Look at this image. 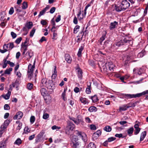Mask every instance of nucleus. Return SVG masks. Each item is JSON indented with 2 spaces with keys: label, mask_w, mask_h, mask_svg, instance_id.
Segmentation results:
<instances>
[{
  "label": "nucleus",
  "mask_w": 148,
  "mask_h": 148,
  "mask_svg": "<svg viewBox=\"0 0 148 148\" xmlns=\"http://www.w3.org/2000/svg\"><path fill=\"white\" fill-rule=\"evenodd\" d=\"M22 124L19 123L16 128V130L19 131L21 128Z\"/></svg>",
  "instance_id": "nucleus-64"
},
{
  "label": "nucleus",
  "mask_w": 148,
  "mask_h": 148,
  "mask_svg": "<svg viewBox=\"0 0 148 148\" xmlns=\"http://www.w3.org/2000/svg\"><path fill=\"white\" fill-rule=\"evenodd\" d=\"M90 129L92 130H95L96 129V126L94 125H91L90 126Z\"/></svg>",
  "instance_id": "nucleus-61"
},
{
  "label": "nucleus",
  "mask_w": 148,
  "mask_h": 148,
  "mask_svg": "<svg viewBox=\"0 0 148 148\" xmlns=\"http://www.w3.org/2000/svg\"><path fill=\"white\" fill-rule=\"evenodd\" d=\"M35 120V118L34 116H32L30 118V123L32 124L34 122Z\"/></svg>",
  "instance_id": "nucleus-46"
},
{
  "label": "nucleus",
  "mask_w": 148,
  "mask_h": 148,
  "mask_svg": "<svg viewBox=\"0 0 148 148\" xmlns=\"http://www.w3.org/2000/svg\"><path fill=\"white\" fill-rule=\"evenodd\" d=\"M83 49V47L82 46H81L79 49L77 54V55L78 57H80L81 56L82 52Z\"/></svg>",
  "instance_id": "nucleus-30"
},
{
  "label": "nucleus",
  "mask_w": 148,
  "mask_h": 148,
  "mask_svg": "<svg viewBox=\"0 0 148 148\" xmlns=\"http://www.w3.org/2000/svg\"><path fill=\"white\" fill-rule=\"evenodd\" d=\"M131 106H125L123 107H120L119 108V110H122V111H125L126 110L127 108H128L130 107Z\"/></svg>",
  "instance_id": "nucleus-21"
},
{
  "label": "nucleus",
  "mask_w": 148,
  "mask_h": 148,
  "mask_svg": "<svg viewBox=\"0 0 148 148\" xmlns=\"http://www.w3.org/2000/svg\"><path fill=\"white\" fill-rule=\"evenodd\" d=\"M34 67V65H32L31 64H29L28 66L27 72L33 73V71Z\"/></svg>",
  "instance_id": "nucleus-16"
},
{
  "label": "nucleus",
  "mask_w": 148,
  "mask_h": 148,
  "mask_svg": "<svg viewBox=\"0 0 148 148\" xmlns=\"http://www.w3.org/2000/svg\"><path fill=\"white\" fill-rule=\"evenodd\" d=\"M27 3L26 1H24L23 2L22 4V8L23 9H26L27 8Z\"/></svg>",
  "instance_id": "nucleus-27"
},
{
  "label": "nucleus",
  "mask_w": 148,
  "mask_h": 148,
  "mask_svg": "<svg viewBox=\"0 0 148 148\" xmlns=\"http://www.w3.org/2000/svg\"><path fill=\"white\" fill-rule=\"evenodd\" d=\"M51 128L53 130H54L56 129H60L61 127H60L57 126L56 125H53L52 127Z\"/></svg>",
  "instance_id": "nucleus-53"
},
{
  "label": "nucleus",
  "mask_w": 148,
  "mask_h": 148,
  "mask_svg": "<svg viewBox=\"0 0 148 148\" xmlns=\"http://www.w3.org/2000/svg\"><path fill=\"white\" fill-rule=\"evenodd\" d=\"M134 130V128L133 127H132L127 130V132L130 136H131L132 134L133 133Z\"/></svg>",
  "instance_id": "nucleus-25"
},
{
  "label": "nucleus",
  "mask_w": 148,
  "mask_h": 148,
  "mask_svg": "<svg viewBox=\"0 0 148 148\" xmlns=\"http://www.w3.org/2000/svg\"><path fill=\"white\" fill-rule=\"evenodd\" d=\"M65 90L64 89V91L63 92L62 94V96L63 97V99L64 100H66V99L65 98Z\"/></svg>",
  "instance_id": "nucleus-58"
},
{
  "label": "nucleus",
  "mask_w": 148,
  "mask_h": 148,
  "mask_svg": "<svg viewBox=\"0 0 148 148\" xmlns=\"http://www.w3.org/2000/svg\"><path fill=\"white\" fill-rule=\"evenodd\" d=\"M49 117V114L46 113H44L43 116V118L45 119H46Z\"/></svg>",
  "instance_id": "nucleus-42"
},
{
  "label": "nucleus",
  "mask_w": 148,
  "mask_h": 148,
  "mask_svg": "<svg viewBox=\"0 0 148 148\" xmlns=\"http://www.w3.org/2000/svg\"><path fill=\"white\" fill-rule=\"evenodd\" d=\"M8 121H5L4 122V124L2 125L1 126V128H3L4 129H5L6 128L7 126H6V125H5V123L7 124L8 123Z\"/></svg>",
  "instance_id": "nucleus-47"
},
{
  "label": "nucleus",
  "mask_w": 148,
  "mask_h": 148,
  "mask_svg": "<svg viewBox=\"0 0 148 148\" xmlns=\"http://www.w3.org/2000/svg\"><path fill=\"white\" fill-rule=\"evenodd\" d=\"M115 136L116 137H118L119 138H124L125 137V136H123V135L122 134H116L115 135Z\"/></svg>",
  "instance_id": "nucleus-43"
},
{
  "label": "nucleus",
  "mask_w": 148,
  "mask_h": 148,
  "mask_svg": "<svg viewBox=\"0 0 148 148\" xmlns=\"http://www.w3.org/2000/svg\"><path fill=\"white\" fill-rule=\"evenodd\" d=\"M146 135V132L145 131L143 132L141 134L140 140V141H143Z\"/></svg>",
  "instance_id": "nucleus-18"
},
{
  "label": "nucleus",
  "mask_w": 148,
  "mask_h": 148,
  "mask_svg": "<svg viewBox=\"0 0 148 148\" xmlns=\"http://www.w3.org/2000/svg\"><path fill=\"white\" fill-rule=\"evenodd\" d=\"M61 20V16L60 15H58L56 20V22H59Z\"/></svg>",
  "instance_id": "nucleus-59"
},
{
  "label": "nucleus",
  "mask_w": 148,
  "mask_h": 148,
  "mask_svg": "<svg viewBox=\"0 0 148 148\" xmlns=\"http://www.w3.org/2000/svg\"><path fill=\"white\" fill-rule=\"evenodd\" d=\"M12 68H10L8 69H7L5 71L4 73L5 74H9L10 73L11 71H12Z\"/></svg>",
  "instance_id": "nucleus-32"
},
{
  "label": "nucleus",
  "mask_w": 148,
  "mask_h": 148,
  "mask_svg": "<svg viewBox=\"0 0 148 148\" xmlns=\"http://www.w3.org/2000/svg\"><path fill=\"white\" fill-rule=\"evenodd\" d=\"M96 146L93 143H90L88 146V148H96Z\"/></svg>",
  "instance_id": "nucleus-31"
},
{
  "label": "nucleus",
  "mask_w": 148,
  "mask_h": 148,
  "mask_svg": "<svg viewBox=\"0 0 148 148\" xmlns=\"http://www.w3.org/2000/svg\"><path fill=\"white\" fill-rule=\"evenodd\" d=\"M9 44V50H11L14 47V45L13 42L10 43Z\"/></svg>",
  "instance_id": "nucleus-40"
},
{
  "label": "nucleus",
  "mask_w": 148,
  "mask_h": 148,
  "mask_svg": "<svg viewBox=\"0 0 148 148\" xmlns=\"http://www.w3.org/2000/svg\"><path fill=\"white\" fill-rule=\"evenodd\" d=\"M51 98L50 96H47L45 97V99L46 101V102H49L51 100Z\"/></svg>",
  "instance_id": "nucleus-28"
},
{
  "label": "nucleus",
  "mask_w": 148,
  "mask_h": 148,
  "mask_svg": "<svg viewBox=\"0 0 148 148\" xmlns=\"http://www.w3.org/2000/svg\"><path fill=\"white\" fill-rule=\"evenodd\" d=\"M86 91L87 94H88L90 93L91 91L90 86H88V88H86Z\"/></svg>",
  "instance_id": "nucleus-48"
},
{
  "label": "nucleus",
  "mask_w": 148,
  "mask_h": 148,
  "mask_svg": "<svg viewBox=\"0 0 148 148\" xmlns=\"http://www.w3.org/2000/svg\"><path fill=\"white\" fill-rule=\"evenodd\" d=\"M45 86L50 89H53L54 88V86L52 81L51 80H48Z\"/></svg>",
  "instance_id": "nucleus-8"
},
{
  "label": "nucleus",
  "mask_w": 148,
  "mask_h": 148,
  "mask_svg": "<svg viewBox=\"0 0 148 148\" xmlns=\"http://www.w3.org/2000/svg\"><path fill=\"white\" fill-rule=\"evenodd\" d=\"M16 75L19 77V78H20L21 77V73L19 72V71H18V72H16Z\"/></svg>",
  "instance_id": "nucleus-63"
},
{
  "label": "nucleus",
  "mask_w": 148,
  "mask_h": 148,
  "mask_svg": "<svg viewBox=\"0 0 148 148\" xmlns=\"http://www.w3.org/2000/svg\"><path fill=\"white\" fill-rule=\"evenodd\" d=\"M75 127V125L73 123L69 121H67V125L65 128L66 133L69 135H71Z\"/></svg>",
  "instance_id": "nucleus-3"
},
{
  "label": "nucleus",
  "mask_w": 148,
  "mask_h": 148,
  "mask_svg": "<svg viewBox=\"0 0 148 148\" xmlns=\"http://www.w3.org/2000/svg\"><path fill=\"white\" fill-rule=\"evenodd\" d=\"M91 99H92V102L94 103L98 101L97 96L96 95H94L93 96L91 97Z\"/></svg>",
  "instance_id": "nucleus-23"
},
{
  "label": "nucleus",
  "mask_w": 148,
  "mask_h": 148,
  "mask_svg": "<svg viewBox=\"0 0 148 148\" xmlns=\"http://www.w3.org/2000/svg\"><path fill=\"white\" fill-rule=\"evenodd\" d=\"M47 82L48 81L47 79L46 78L42 79L41 81V84L40 85L41 87L43 86H45L46 85Z\"/></svg>",
  "instance_id": "nucleus-13"
},
{
  "label": "nucleus",
  "mask_w": 148,
  "mask_h": 148,
  "mask_svg": "<svg viewBox=\"0 0 148 148\" xmlns=\"http://www.w3.org/2000/svg\"><path fill=\"white\" fill-rule=\"evenodd\" d=\"M65 60L68 63H70L72 61V59L68 54H66L65 55Z\"/></svg>",
  "instance_id": "nucleus-14"
},
{
  "label": "nucleus",
  "mask_w": 148,
  "mask_h": 148,
  "mask_svg": "<svg viewBox=\"0 0 148 148\" xmlns=\"http://www.w3.org/2000/svg\"><path fill=\"white\" fill-rule=\"evenodd\" d=\"M6 145L4 142H0V148H5Z\"/></svg>",
  "instance_id": "nucleus-35"
},
{
  "label": "nucleus",
  "mask_w": 148,
  "mask_h": 148,
  "mask_svg": "<svg viewBox=\"0 0 148 148\" xmlns=\"http://www.w3.org/2000/svg\"><path fill=\"white\" fill-rule=\"evenodd\" d=\"M11 93V92L8 91L7 93L5 95H2V96L5 99H8L10 98Z\"/></svg>",
  "instance_id": "nucleus-22"
},
{
  "label": "nucleus",
  "mask_w": 148,
  "mask_h": 148,
  "mask_svg": "<svg viewBox=\"0 0 148 148\" xmlns=\"http://www.w3.org/2000/svg\"><path fill=\"white\" fill-rule=\"evenodd\" d=\"M140 128H138L135 129V130L134 132V134L136 135L138 134L140 131Z\"/></svg>",
  "instance_id": "nucleus-57"
},
{
  "label": "nucleus",
  "mask_w": 148,
  "mask_h": 148,
  "mask_svg": "<svg viewBox=\"0 0 148 148\" xmlns=\"http://www.w3.org/2000/svg\"><path fill=\"white\" fill-rule=\"evenodd\" d=\"M130 41V40H127L125 38H124L123 39L117 42L116 45L117 46L119 47L121 45H124L125 43L129 42Z\"/></svg>",
  "instance_id": "nucleus-9"
},
{
  "label": "nucleus",
  "mask_w": 148,
  "mask_h": 148,
  "mask_svg": "<svg viewBox=\"0 0 148 148\" xmlns=\"http://www.w3.org/2000/svg\"><path fill=\"white\" fill-rule=\"evenodd\" d=\"M36 30V29L33 28L32 30L30 32V36L32 37L33 36Z\"/></svg>",
  "instance_id": "nucleus-41"
},
{
  "label": "nucleus",
  "mask_w": 148,
  "mask_h": 148,
  "mask_svg": "<svg viewBox=\"0 0 148 148\" xmlns=\"http://www.w3.org/2000/svg\"><path fill=\"white\" fill-rule=\"evenodd\" d=\"M4 109L5 110H9L10 108L9 106L7 104H5L4 106Z\"/></svg>",
  "instance_id": "nucleus-50"
},
{
  "label": "nucleus",
  "mask_w": 148,
  "mask_h": 148,
  "mask_svg": "<svg viewBox=\"0 0 148 148\" xmlns=\"http://www.w3.org/2000/svg\"><path fill=\"white\" fill-rule=\"evenodd\" d=\"M115 139V138H114L112 137H110L108 138V142H111L114 140Z\"/></svg>",
  "instance_id": "nucleus-55"
},
{
  "label": "nucleus",
  "mask_w": 148,
  "mask_h": 148,
  "mask_svg": "<svg viewBox=\"0 0 148 148\" xmlns=\"http://www.w3.org/2000/svg\"><path fill=\"white\" fill-rule=\"evenodd\" d=\"M73 148H78L81 146L80 143L79 142H76L75 143H73Z\"/></svg>",
  "instance_id": "nucleus-15"
},
{
  "label": "nucleus",
  "mask_w": 148,
  "mask_h": 148,
  "mask_svg": "<svg viewBox=\"0 0 148 148\" xmlns=\"http://www.w3.org/2000/svg\"><path fill=\"white\" fill-rule=\"evenodd\" d=\"M101 134V132L100 130L97 131L96 132L94 133L93 135V137H95V135H97L96 137H98Z\"/></svg>",
  "instance_id": "nucleus-26"
},
{
  "label": "nucleus",
  "mask_w": 148,
  "mask_h": 148,
  "mask_svg": "<svg viewBox=\"0 0 148 148\" xmlns=\"http://www.w3.org/2000/svg\"><path fill=\"white\" fill-rule=\"evenodd\" d=\"M118 25V22L114 21L113 22L110 23L109 28L110 30H112L117 27V25Z\"/></svg>",
  "instance_id": "nucleus-12"
},
{
  "label": "nucleus",
  "mask_w": 148,
  "mask_h": 148,
  "mask_svg": "<svg viewBox=\"0 0 148 148\" xmlns=\"http://www.w3.org/2000/svg\"><path fill=\"white\" fill-rule=\"evenodd\" d=\"M105 66L107 70H109L111 71H113V69L115 66L112 62H108L106 63Z\"/></svg>",
  "instance_id": "nucleus-7"
},
{
  "label": "nucleus",
  "mask_w": 148,
  "mask_h": 148,
  "mask_svg": "<svg viewBox=\"0 0 148 148\" xmlns=\"http://www.w3.org/2000/svg\"><path fill=\"white\" fill-rule=\"evenodd\" d=\"M9 44H4L3 46V47L4 49H6V50H8V49L9 48Z\"/></svg>",
  "instance_id": "nucleus-56"
},
{
  "label": "nucleus",
  "mask_w": 148,
  "mask_h": 148,
  "mask_svg": "<svg viewBox=\"0 0 148 148\" xmlns=\"http://www.w3.org/2000/svg\"><path fill=\"white\" fill-rule=\"evenodd\" d=\"M11 34L13 38H14L16 37V34L13 32H11Z\"/></svg>",
  "instance_id": "nucleus-54"
},
{
  "label": "nucleus",
  "mask_w": 148,
  "mask_h": 148,
  "mask_svg": "<svg viewBox=\"0 0 148 148\" xmlns=\"http://www.w3.org/2000/svg\"><path fill=\"white\" fill-rule=\"evenodd\" d=\"M79 27H80L79 25H76L75 26L73 30V32L74 33L76 34L77 33L78 30L79 28Z\"/></svg>",
  "instance_id": "nucleus-33"
},
{
  "label": "nucleus",
  "mask_w": 148,
  "mask_h": 148,
  "mask_svg": "<svg viewBox=\"0 0 148 148\" xmlns=\"http://www.w3.org/2000/svg\"><path fill=\"white\" fill-rule=\"evenodd\" d=\"M80 101L84 104H86L88 103V100L85 98H80Z\"/></svg>",
  "instance_id": "nucleus-20"
},
{
  "label": "nucleus",
  "mask_w": 148,
  "mask_h": 148,
  "mask_svg": "<svg viewBox=\"0 0 148 148\" xmlns=\"http://www.w3.org/2000/svg\"><path fill=\"white\" fill-rule=\"evenodd\" d=\"M22 40V38L21 37H20L19 38H17L16 40L15 41V42L17 44H18L20 43Z\"/></svg>",
  "instance_id": "nucleus-45"
},
{
  "label": "nucleus",
  "mask_w": 148,
  "mask_h": 148,
  "mask_svg": "<svg viewBox=\"0 0 148 148\" xmlns=\"http://www.w3.org/2000/svg\"><path fill=\"white\" fill-rule=\"evenodd\" d=\"M46 12V10H42V11H40V14L38 15L39 17H40L41 16L43 15Z\"/></svg>",
  "instance_id": "nucleus-52"
},
{
  "label": "nucleus",
  "mask_w": 148,
  "mask_h": 148,
  "mask_svg": "<svg viewBox=\"0 0 148 148\" xmlns=\"http://www.w3.org/2000/svg\"><path fill=\"white\" fill-rule=\"evenodd\" d=\"M40 92H41V94L43 96L45 95L47 93V92L46 89L44 88H41L40 90Z\"/></svg>",
  "instance_id": "nucleus-19"
},
{
  "label": "nucleus",
  "mask_w": 148,
  "mask_h": 148,
  "mask_svg": "<svg viewBox=\"0 0 148 148\" xmlns=\"http://www.w3.org/2000/svg\"><path fill=\"white\" fill-rule=\"evenodd\" d=\"M77 72L78 77L80 79H81L82 78V70L80 69H78Z\"/></svg>",
  "instance_id": "nucleus-17"
},
{
  "label": "nucleus",
  "mask_w": 148,
  "mask_h": 148,
  "mask_svg": "<svg viewBox=\"0 0 148 148\" xmlns=\"http://www.w3.org/2000/svg\"><path fill=\"white\" fill-rule=\"evenodd\" d=\"M103 129L104 130L107 132H110L112 130L111 128L109 126H106Z\"/></svg>",
  "instance_id": "nucleus-29"
},
{
  "label": "nucleus",
  "mask_w": 148,
  "mask_h": 148,
  "mask_svg": "<svg viewBox=\"0 0 148 148\" xmlns=\"http://www.w3.org/2000/svg\"><path fill=\"white\" fill-rule=\"evenodd\" d=\"M74 90L75 92L77 93L79 91V89L77 87H75L74 88Z\"/></svg>",
  "instance_id": "nucleus-62"
},
{
  "label": "nucleus",
  "mask_w": 148,
  "mask_h": 148,
  "mask_svg": "<svg viewBox=\"0 0 148 148\" xmlns=\"http://www.w3.org/2000/svg\"><path fill=\"white\" fill-rule=\"evenodd\" d=\"M32 25L33 24L32 22H29L27 24L26 27L28 29H30Z\"/></svg>",
  "instance_id": "nucleus-39"
},
{
  "label": "nucleus",
  "mask_w": 148,
  "mask_h": 148,
  "mask_svg": "<svg viewBox=\"0 0 148 148\" xmlns=\"http://www.w3.org/2000/svg\"><path fill=\"white\" fill-rule=\"evenodd\" d=\"M130 6V3L127 0H123L122 2L120 5L121 7L119 8L118 9H119V8H121V9H126Z\"/></svg>",
  "instance_id": "nucleus-4"
},
{
  "label": "nucleus",
  "mask_w": 148,
  "mask_h": 148,
  "mask_svg": "<svg viewBox=\"0 0 148 148\" xmlns=\"http://www.w3.org/2000/svg\"><path fill=\"white\" fill-rule=\"evenodd\" d=\"M27 42V39L26 38V40L24 42H23L21 45V49H23L25 51H27L28 45L26 44Z\"/></svg>",
  "instance_id": "nucleus-11"
},
{
  "label": "nucleus",
  "mask_w": 148,
  "mask_h": 148,
  "mask_svg": "<svg viewBox=\"0 0 148 148\" xmlns=\"http://www.w3.org/2000/svg\"><path fill=\"white\" fill-rule=\"evenodd\" d=\"M33 73L27 72V76L28 78L29 79H31L33 77Z\"/></svg>",
  "instance_id": "nucleus-37"
},
{
  "label": "nucleus",
  "mask_w": 148,
  "mask_h": 148,
  "mask_svg": "<svg viewBox=\"0 0 148 148\" xmlns=\"http://www.w3.org/2000/svg\"><path fill=\"white\" fill-rule=\"evenodd\" d=\"M69 119L73 121L77 125H78L80 123H84L83 119H79L78 117L77 119H75L74 117H70Z\"/></svg>",
  "instance_id": "nucleus-6"
},
{
  "label": "nucleus",
  "mask_w": 148,
  "mask_h": 148,
  "mask_svg": "<svg viewBox=\"0 0 148 148\" xmlns=\"http://www.w3.org/2000/svg\"><path fill=\"white\" fill-rule=\"evenodd\" d=\"M3 60L4 61V62L3 66V68H4L6 67L7 64H8V61H7L6 59H4Z\"/></svg>",
  "instance_id": "nucleus-44"
},
{
  "label": "nucleus",
  "mask_w": 148,
  "mask_h": 148,
  "mask_svg": "<svg viewBox=\"0 0 148 148\" xmlns=\"http://www.w3.org/2000/svg\"><path fill=\"white\" fill-rule=\"evenodd\" d=\"M24 130L25 133L29 132L30 131V129L28 127H25L24 129Z\"/></svg>",
  "instance_id": "nucleus-51"
},
{
  "label": "nucleus",
  "mask_w": 148,
  "mask_h": 148,
  "mask_svg": "<svg viewBox=\"0 0 148 148\" xmlns=\"http://www.w3.org/2000/svg\"><path fill=\"white\" fill-rule=\"evenodd\" d=\"M26 56H29V58H31L33 56V53L31 51H27L26 53Z\"/></svg>",
  "instance_id": "nucleus-34"
},
{
  "label": "nucleus",
  "mask_w": 148,
  "mask_h": 148,
  "mask_svg": "<svg viewBox=\"0 0 148 148\" xmlns=\"http://www.w3.org/2000/svg\"><path fill=\"white\" fill-rule=\"evenodd\" d=\"M21 140L19 138H18L15 142L14 144L17 145L21 144Z\"/></svg>",
  "instance_id": "nucleus-38"
},
{
  "label": "nucleus",
  "mask_w": 148,
  "mask_h": 148,
  "mask_svg": "<svg viewBox=\"0 0 148 148\" xmlns=\"http://www.w3.org/2000/svg\"><path fill=\"white\" fill-rule=\"evenodd\" d=\"M138 70V72H137V74L138 75H140L142 73L144 72V71L142 69H139Z\"/></svg>",
  "instance_id": "nucleus-60"
},
{
  "label": "nucleus",
  "mask_w": 148,
  "mask_h": 148,
  "mask_svg": "<svg viewBox=\"0 0 148 148\" xmlns=\"http://www.w3.org/2000/svg\"><path fill=\"white\" fill-rule=\"evenodd\" d=\"M76 135H73L72 139V143H75L81 138L84 142H86L87 140V138L86 134L84 132H79L77 130L75 131Z\"/></svg>",
  "instance_id": "nucleus-1"
},
{
  "label": "nucleus",
  "mask_w": 148,
  "mask_h": 148,
  "mask_svg": "<svg viewBox=\"0 0 148 148\" xmlns=\"http://www.w3.org/2000/svg\"><path fill=\"white\" fill-rule=\"evenodd\" d=\"M148 94V90H146L140 93L136 94H121L120 96L122 97L121 98L124 99H130L136 97H139L143 95Z\"/></svg>",
  "instance_id": "nucleus-2"
},
{
  "label": "nucleus",
  "mask_w": 148,
  "mask_h": 148,
  "mask_svg": "<svg viewBox=\"0 0 148 148\" xmlns=\"http://www.w3.org/2000/svg\"><path fill=\"white\" fill-rule=\"evenodd\" d=\"M23 113L21 111H19L17 112L16 114L14 116V119H20L23 116Z\"/></svg>",
  "instance_id": "nucleus-10"
},
{
  "label": "nucleus",
  "mask_w": 148,
  "mask_h": 148,
  "mask_svg": "<svg viewBox=\"0 0 148 148\" xmlns=\"http://www.w3.org/2000/svg\"><path fill=\"white\" fill-rule=\"evenodd\" d=\"M27 89L29 90H31L33 88V84L31 83H29L27 86Z\"/></svg>",
  "instance_id": "nucleus-36"
},
{
  "label": "nucleus",
  "mask_w": 148,
  "mask_h": 148,
  "mask_svg": "<svg viewBox=\"0 0 148 148\" xmlns=\"http://www.w3.org/2000/svg\"><path fill=\"white\" fill-rule=\"evenodd\" d=\"M88 110L91 112H95L97 110V108L95 106H91L89 108Z\"/></svg>",
  "instance_id": "nucleus-24"
},
{
  "label": "nucleus",
  "mask_w": 148,
  "mask_h": 148,
  "mask_svg": "<svg viewBox=\"0 0 148 148\" xmlns=\"http://www.w3.org/2000/svg\"><path fill=\"white\" fill-rule=\"evenodd\" d=\"M105 35H103L100 38V40L99 41L100 42V44H101V43L102 42L105 40Z\"/></svg>",
  "instance_id": "nucleus-49"
},
{
  "label": "nucleus",
  "mask_w": 148,
  "mask_h": 148,
  "mask_svg": "<svg viewBox=\"0 0 148 148\" xmlns=\"http://www.w3.org/2000/svg\"><path fill=\"white\" fill-rule=\"evenodd\" d=\"M86 10H80L79 13L77 14V18L79 20L83 19L85 16Z\"/></svg>",
  "instance_id": "nucleus-5"
}]
</instances>
